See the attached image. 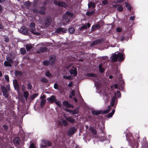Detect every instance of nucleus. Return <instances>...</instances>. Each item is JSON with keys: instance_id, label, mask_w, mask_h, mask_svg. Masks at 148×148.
<instances>
[{"instance_id": "1", "label": "nucleus", "mask_w": 148, "mask_h": 148, "mask_svg": "<svg viewBox=\"0 0 148 148\" xmlns=\"http://www.w3.org/2000/svg\"><path fill=\"white\" fill-rule=\"evenodd\" d=\"M28 30L33 34L36 35H40V33L38 30L36 29L34 23L32 22L31 23L29 26Z\"/></svg>"}, {"instance_id": "2", "label": "nucleus", "mask_w": 148, "mask_h": 148, "mask_svg": "<svg viewBox=\"0 0 148 148\" xmlns=\"http://www.w3.org/2000/svg\"><path fill=\"white\" fill-rule=\"evenodd\" d=\"M124 59L122 54L119 52H115L112 56V61L114 62L117 61H122Z\"/></svg>"}, {"instance_id": "3", "label": "nucleus", "mask_w": 148, "mask_h": 148, "mask_svg": "<svg viewBox=\"0 0 148 148\" xmlns=\"http://www.w3.org/2000/svg\"><path fill=\"white\" fill-rule=\"evenodd\" d=\"M74 16V15L72 13L67 11L64 15V16L63 18L65 20L67 21V22L70 21V18L69 17H73Z\"/></svg>"}, {"instance_id": "4", "label": "nucleus", "mask_w": 148, "mask_h": 148, "mask_svg": "<svg viewBox=\"0 0 148 148\" xmlns=\"http://www.w3.org/2000/svg\"><path fill=\"white\" fill-rule=\"evenodd\" d=\"M6 60L4 63V65L6 66H12L11 64L13 62V60L9 56L6 57Z\"/></svg>"}, {"instance_id": "5", "label": "nucleus", "mask_w": 148, "mask_h": 148, "mask_svg": "<svg viewBox=\"0 0 148 148\" xmlns=\"http://www.w3.org/2000/svg\"><path fill=\"white\" fill-rule=\"evenodd\" d=\"M67 69H70V73L71 74H73L76 75L77 74V69L75 67H74L72 65H70L66 67Z\"/></svg>"}, {"instance_id": "6", "label": "nucleus", "mask_w": 148, "mask_h": 148, "mask_svg": "<svg viewBox=\"0 0 148 148\" xmlns=\"http://www.w3.org/2000/svg\"><path fill=\"white\" fill-rule=\"evenodd\" d=\"M51 22V17L49 16H47L45 20L44 25L46 27H48Z\"/></svg>"}, {"instance_id": "7", "label": "nucleus", "mask_w": 148, "mask_h": 148, "mask_svg": "<svg viewBox=\"0 0 148 148\" xmlns=\"http://www.w3.org/2000/svg\"><path fill=\"white\" fill-rule=\"evenodd\" d=\"M51 143L49 141L43 140L42 141V143L40 145L41 148H45L47 146H51Z\"/></svg>"}, {"instance_id": "8", "label": "nucleus", "mask_w": 148, "mask_h": 148, "mask_svg": "<svg viewBox=\"0 0 148 148\" xmlns=\"http://www.w3.org/2000/svg\"><path fill=\"white\" fill-rule=\"evenodd\" d=\"M54 4L55 5H57L59 6L65 7L67 5L64 2H61L60 1H57L56 0L54 1Z\"/></svg>"}, {"instance_id": "9", "label": "nucleus", "mask_w": 148, "mask_h": 148, "mask_svg": "<svg viewBox=\"0 0 148 148\" xmlns=\"http://www.w3.org/2000/svg\"><path fill=\"white\" fill-rule=\"evenodd\" d=\"M19 32L25 35L27 34L28 31L26 27L24 26H22L18 30Z\"/></svg>"}, {"instance_id": "10", "label": "nucleus", "mask_w": 148, "mask_h": 148, "mask_svg": "<svg viewBox=\"0 0 148 148\" xmlns=\"http://www.w3.org/2000/svg\"><path fill=\"white\" fill-rule=\"evenodd\" d=\"M59 124L60 125L64 126H66L69 124L68 121L66 120H65L63 119H62L61 121H59Z\"/></svg>"}, {"instance_id": "11", "label": "nucleus", "mask_w": 148, "mask_h": 148, "mask_svg": "<svg viewBox=\"0 0 148 148\" xmlns=\"http://www.w3.org/2000/svg\"><path fill=\"white\" fill-rule=\"evenodd\" d=\"M64 117L68 122L72 123H74L76 122L75 120L71 116L66 117L64 116Z\"/></svg>"}, {"instance_id": "12", "label": "nucleus", "mask_w": 148, "mask_h": 148, "mask_svg": "<svg viewBox=\"0 0 148 148\" xmlns=\"http://www.w3.org/2000/svg\"><path fill=\"white\" fill-rule=\"evenodd\" d=\"M67 29H66L62 27H60L57 29L55 32L57 33H60L62 32V33H66Z\"/></svg>"}, {"instance_id": "13", "label": "nucleus", "mask_w": 148, "mask_h": 148, "mask_svg": "<svg viewBox=\"0 0 148 148\" xmlns=\"http://www.w3.org/2000/svg\"><path fill=\"white\" fill-rule=\"evenodd\" d=\"M47 100L50 103H52L56 101L55 96L54 95H52L50 97L47 98Z\"/></svg>"}, {"instance_id": "14", "label": "nucleus", "mask_w": 148, "mask_h": 148, "mask_svg": "<svg viewBox=\"0 0 148 148\" xmlns=\"http://www.w3.org/2000/svg\"><path fill=\"white\" fill-rule=\"evenodd\" d=\"M20 139L18 137H16L13 140V143L15 145H19L20 144Z\"/></svg>"}, {"instance_id": "15", "label": "nucleus", "mask_w": 148, "mask_h": 148, "mask_svg": "<svg viewBox=\"0 0 148 148\" xmlns=\"http://www.w3.org/2000/svg\"><path fill=\"white\" fill-rule=\"evenodd\" d=\"M13 85L15 89L18 90L19 89V84L18 82L15 79L13 81Z\"/></svg>"}, {"instance_id": "16", "label": "nucleus", "mask_w": 148, "mask_h": 148, "mask_svg": "<svg viewBox=\"0 0 148 148\" xmlns=\"http://www.w3.org/2000/svg\"><path fill=\"white\" fill-rule=\"evenodd\" d=\"M76 131V129L74 127H72L69 130L68 133L69 135H72L74 134Z\"/></svg>"}, {"instance_id": "17", "label": "nucleus", "mask_w": 148, "mask_h": 148, "mask_svg": "<svg viewBox=\"0 0 148 148\" xmlns=\"http://www.w3.org/2000/svg\"><path fill=\"white\" fill-rule=\"evenodd\" d=\"M63 104L65 106L68 107L69 108H71V107L72 108H73V106L72 105L69 103L68 102L66 101H64L63 103Z\"/></svg>"}, {"instance_id": "18", "label": "nucleus", "mask_w": 148, "mask_h": 148, "mask_svg": "<svg viewBox=\"0 0 148 148\" xmlns=\"http://www.w3.org/2000/svg\"><path fill=\"white\" fill-rule=\"evenodd\" d=\"M56 57L55 56H50L49 58V63L51 64H53L55 60Z\"/></svg>"}, {"instance_id": "19", "label": "nucleus", "mask_w": 148, "mask_h": 148, "mask_svg": "<svg viewBox=\"0 0 148 148\" xmlns=\"http://www.w3.org/2000/svg\"><path fill=\"white\" fill-rule=\"evenodd\" d=\"M14 73L16 76L17 77H20L23 75L22 73L20 71H15Z\"/></svg>"}, {"instance_id": "20", "label": "nucleus", "mask_w": 148, "mask_h": 148, "mask_svg": "<svg viewBox=\"0 0 148 148\" xmlns=\"http://www.w3.org/2000/svg\"><path fill=\"white\" fill-rule=\"evenodd\" d=\"M25 47L27 50L29 51L32 48L33 45L31 44H27L25 45Z\"/></svg>"}, {"instance_id": "21", "label": "nucleus", "mask_w": 148, "mask_h": 148, "mask_svg": "<svg viewBox=\"0 0 148 148\" xmlns=\"http://www.w3.org/2000/svg\"><path fill=\"white\" fill-rule=\"evenodd\" d=\"M101 41V40H97L94 41L93 42H92L90 45L91 46L95 45H96L98 44Z\"/></svg>"}, {"instance_id": "22", "label": "nucleus", "mask_w": 148, "mask_h": 148, "mask_svg": "<svg viewBox=\"0 0 148 148\" xmlns=\"http://www.w3.org/2000/svg\"><path fill=\"white\" fill-rule=\"evenodd\" d=\"M33 12H38L42 14H45L44 10H33Z\"/></svg>"}, {"instance_id": "23", "label": "nucleus", "mask_w": 148, "mask_h": 148, "mask_svg": "<svg viewBox=\"0 0 148 148\" xmlns=\"http://www.w3.org/2000/svg\"><path fill=\"white\" fill-rule=\"evenodd\" d=\"M100 27V26L99 24H96L95 25H93L92 28V31H95Z\"/></svg>"}, {"instance_id": "24", "label": "nucleus", "mask_w": 148, "mask_h": 148, "mask_svg": "<svg viewBox=\"0 0 148 148\" xmlns=\"http://www.w3.org/2000/svg\"><path fill=\"white\" fill-rule=\"evenodd\" d=\"M8 91H7L6 90H5V91H3L2 93L3 95L5 98H8L9 97V94L8 93Z\"/></svg>"}, {"instance_id": "25", "label": "nucleus", "mask_w": 148, "mask_h": 148, "mask_svg": "<svg viewBox=\"0 0 148 148\" xmlns=\"http://www.w3.org/2000/svg\"><path fill=\"white\" fill-rule=\"evenodd\" d=\"M31 5V2L28 1L25 2L24 3V5L27 9Z\"/></svg>"}, {"instance_id": "26", "label": "nucleus", "mask_w": 148, "mask_h": 148, "mask_svg": "<svg viewBox=\"0 0 148 148\" xmlns=\"http://www.w3.org/2000/svg\"><path fill=\"white\" fill-rule=\"evenodd\" d=\"M95 12V11L92 10L90 11H88L86 12V14L88 16H91Z\"/></svg>"}, {"instance_id": "27", "label": "nucleus", "mask_w": 148, "mask_h": 148, "mask_svg": "<svg viewBox=\"0 0 148 148\" xmlns=\"http://www.w3.org/2000/svg\"><path fill=\"white\" fill-rule=\"evenodd\" d=\"M23 95H24V96L26 100L27 101V100L28 97L29 95L28 92L27 91H24L23 92Z\"/></svg>"}, {"instance_id": "28", "label": "nucleus", "mask_w": 148, "mask_h": 148, "mask_svg": "<svg viewBox=\"0 0 148 148\" xmlns=\"http://www.w3.org/2000/svg\"><path fill=\"white\" fill-rule=\"evenodd\" d=\"M116 98L115 96H114L112 99L111 102V106H112L114 105V102L116 100Z\"/></svg>"}, {"instance_id": "29", "label": "nucleus", "mask_w": 148, "mask_h": 148, "mask_svg": "<svg viewBox=\"0 0 148 148\" xmlns=\"http://www.w3.org/2000/svg\"><path fill=\"white\" fill-rule=\"evenodd\" d=\"M87 28V26L85 24L83 25L81 27H79V29L80 31H82L84 29H86Z\"/></svg>"}, {"instance_id": "30", "label": "nucleus", "mask_w": 148, "mask_h": 148, "mask_svg": "<svg viewBox=\"0 0 148 148\" xmlns=\"http://www.w3.org/2000/svg\"><path fill=\"white\" fill-rule=\"evenodd\" d=\"M92 113L93 115H98L100 114L101 112L99 111L93 110L92 111Z\"/></svg>"}, {"instance_id": "31", "label": "nucleus", "mask_w": 148, "mask_h": 148, "mask_svg": "<svg viewBox=\"0 0 148 148\" xmlns=\"http://www.w3.org/2000/svg\"><path fill=\"white\" fill-rule=\"evenodd\" d=\"M38 95L37 94H35L33 95H31L29 97V98L31 100L34 99L35 97H36Z\"/></svg>"}, {"instance_id": "32", "label": "nucleus", "mask_w": 148, "mask_h": 148, "mask_svg": "<svg viewBox=\"0 0 148 148\" xmlns=\"http://www.w3.org/2000/svg\"><path fill=\"white\" fill-rule=\"evenodd\" d=\"M47 50V48L45 47L40 48V51H38L37 52V53H39L40 52H43L46 51Z\"/></svg>"}, {"instance_id": "33", "label": "nucleus", "mask_w": 148, "mask_h": 148, "mask_svg": "<svg viewBox=\"0 0 148 148\" xmlns=\"http://www.w3.org/2000/svg\"><path fill=\"white\" fill-rule=\"evenodd\" d=\"M115 110H113L111 113L108 114L107 115V117L108 118H110V117H111V116H112V115H113V114H114L115 112Z\"/></svg>"}, {"instance_id": "34", "label": "nucleus", "mask_w": 148, "mask_h": 148, "mask_svg": "<svg viewBox=\"0 0 148 148\" xmlns=\"http://www.w3.org/2000/svg\"><path fill=\"white\" fill-rule=\"evenodd\" d=\"M78 108L75 109L73 110H71V113L73 114H76L78 113Z\"/></svg>"}, {"instance_id": "35", "label": "nucleus", "mask_w": 148, "mask_h": 148, "mask_svg": "<svg viewBox=\"0 0 148 148\" xmlns=\"http://www.w3.org/2000/svg\"><path fill=\"white\" fill-rule=\"evenodd\" d=\"M103 98L106 99V102L108 101L109 99V97L107 94L105 93L103 94Z\"/></svg>"}, {"instance_id": "36", "label": "nucleus", "mask_w": 148, "mask_h": 148, "mask_svg": "<svg viewBox=\"0 0 148 148\" xmlns=\"http://www.w3.org/2000/svg\"><path fill=\"white\" fill-rule=\"evenodd\" d=\"M90 129L92 134H93L95 135L96 134L97 132L95 129L91 127L90 128Z\"/></svg>"}, {"instance_id": "37", "label": "nucleus", "mask_w": 148, "mask_h": 148, "mask_svg": "<svg viewBox=\"0 0 148 148\" xmlns=\"http://www.w3.org/2000/svg\"><path fill=\"white\" fill-rule=\"evenodd\" d=\"M125 5L126 7L127 8V9H131V6L129 3L125 2Z\"/></svg>"}, {"instance_id": "38", "label": "nucleus", "mask_w": 148, "mask_h": 148, "mask_svg": "<svg viewBox=\"0 0 148 148\" xmlns=\"http://www.w3.org/2000/svg\"><path fill=\"white\" fill-rule=\"evenodd\" d=\"M88 6L89 8L90 7H92L94 8L95 7V5L94 3L90 2L88 4Z\"/></svg>"}, {"instance_id": "39", "label": "nucleus", "mask_w": 148, "mask_h": 148, "mask_svg": "<svg viewBox=\"0 0 148 148\" xmlns=\"http://www.w3.org/2000/svg\"><path fill=\"white\" fill-rule=\"evenodd\" d=\"M20 52L21 54H24L26 53V51L25 49L21 48L20 49Z\"/></svg>"}, {"instance_id": "40", "label": "nucleus", "mask_w": 148, "mask_h": 148, "mask_svg": "<svg viewBox=\"0 0 148 148\" xmlns=\"http://www.w3.org/2000/svg\"><path fill=\"white\" fill-rule=\"evenodd\" d=\"M87 76L89 77H96L97 76L95 74H92V73H89L87 74Z\"/></svg>"}, {"instance_id": "41", "label": "nucleus", "mask_w": 148, "mask_h": 148, "mask_svg": "<svg viewBox=\"0 0 148 148\" xmlns=\"http://www.w3.org/2000/svg\"><path fill=\"white\" fill-rule=\"evenodd\" d=\"M46 100L45 99H42L41 100L40 102V105L42 107L45 104L46 102Z\"/></svg>"}, {"instance_id": "42", "label": "nucleus", "mask_w": 148, "mask_h": 148, "mask_svg": "<svg viewBox=\"0 0 148 148\" xmlns=\"http://www.w3.org/2000/svg\"><path fill=\"white\" fill-rule=\"evenodd\" d=\"M102 65L101 64H99V71L101 73L103 72L104 71L103 69L102 68Z\"/></svg>"}, {"instance_id": "43", "label": "nucleus", "mask_w": 148, "mask_h": 148, "mask_svg": "<svg viewBox=\"0 0 148 148\" xmlns=\"http://www.w3.org/2000/svg\"><path fill=\"white\" fill-rule=\"evenodd\" d=\"M45 75L47 77H50L52 76L51 74L49 71H47L45 73Z\"/></svg>"}, {"instance_id": "44", "label": "nucleus", "mask_w": 148, "mask_h": 148, "mask_svg": "<svg viewBox=\"0 0 148 148\" xmlns=\"http://www.w3.org/2000/svg\"><path fill=\"white\" fill-rule=\"evenodd\" d=\"M75 30L74 28L73 27H71L69 29V32L70 33H73L74 32Z\"/></svg>"}, {"instance_id": "45", "label": "nucleus", "mask_w": 148, "mask_h": 148, "mask_svg": "<svg viewBox=\"0 0 148 148\" xmlns=\"http://www.w3.org/2000/svg\"><path fill=\"white\" fill-rule=\"evenodd\" d=\"M40 81L42 82H43L45 83H47L48 82V80L46 78H42L41 79Z\"/></svg>"}, {"instance_id": "46", "label": "nucleus", "mask_w": 148, "mask_h": 148, "mask_svg": "<svg viewBox=\"0 0 148 148\" xmlns=\"http://www.w3.org/2000/svg\"><path fill=\"white\" fill-rule=\"evenodd\" d=\"M55 102L58 106L59 107H61V103L60 101H56Z\"/></svg>"}, {"instance_id": "47", "label": "nucleus", "mask_w": 148, "mask_h": 148, "mask_svg": "<svg viewBox=\"0 0 148 148\" xmlns=\"http://www.w3.org/2000/svg\"><path fill=\"white\" fill-rule=\"evenodd\" d=\"M49 62L48 61L45 60L43 62V64L45 66H47L49 65Z\"/></svg>"}, {"instance_id": "48", "label": "nucleus", "mask_w": 148, "mask_h": 148, "mask_svg": "<svg viewBox=\"0 0 148 148\" xmlns=\"http://www.w3.org/2000/svg\"><path fill=\"white\" fill-rule=\"evenodd\" d=\"M63 77L64 78H65L66 79H72V78H71V76H63Z\"/></svg>"}, {"instance_id": "49", "label": "nucleus", "mask_w": 148, "mask_h": 148, "mask_svg": "<svg viewBox=\"0 0 148 148\" xmlns=\"http://www.w3.org/2000/svg\"><path fill=\"white\" fill-rule=\"evenodd\" d=\"M27 86L29 89H31L32 88V85L30 84H27Z\"/></svg>"}, {"instance_id": "50", "label": "nucleus", "mask_w": 148, "mask_h": 148, "mask_svg": "<svg viewBox=\"0 0 148 148\" xmlns=\"http://www.w3.org/2000/svg\"><path fill=\"white\" fill-rule=\"evenodd\" d=\"M5 79L8 82L9 81V77L8 75H6L5 76Z\"/></svg>"}, {"instance_id": "51", "label": "nucleus", "mask_w": 148, "mask_h": 148, "mask_svg": "<svg viewBox=\"0 0 148 148\" xmlns=\"http://www.w3.org/2000/svg\"><path fill=\"white\" fill-rule=\"evenodd\" d=\"M102 3L104 5H107L108 3V1L107 0H104L102 1Z\"/></svg>"}, {"instance_id": "52", "label": "nucleus", "mask_w": 148, "mask_h": 148, "mask_svg": "<svg viewBox=\"0 0 148 148\" xmlns=\"http://www.w3.org/2000/svg\"><path fill=\"white\" fill-rule=\"evenodd\" d=\"M10 88V86L9 85H8L6 86V87L5 89V90H6L7 91H8Z\"/></svg>"}, {"instance_id": "53", "label": "nucleus", "mask_w": 148, "mask_h": 148, "mask_svg": "<svg viewBox=\"0 0 148 148\" xmlns=\"http://www.w3.org/2000/svg\"><path fill=\"white\" fill-rule=\"evenodd\" d=\"M58 85L57 84H56V83L54 84V88L55 89H57L58 88Z\"/></svg>"}, {"instance_id": "54", "label": "nucleus", "mask_w": 148, "mask_h": 148, "mask_svg": "<svg viewBox=\"0 0 148 148\" xmlns=\"http://www.w3.org/2000/svg\"><path fill=\"white\" fill-rule=\"evenodd\" d=\"M29 148H35V146L34 144L33 143H32L29 147Z\"/></svg>"}, {"instance_id": "55", "label": "nucleus", "mask_w": 148, "mask_h": 148, "mask_svg": "<svg viewBox=\"0 0 148 148\" xmlns=\"http://www.w3.org/2000/svg\"><path fill=\"white\" fill-rule=\"evenodd\" d=\"M71 94L73 96H74L75 95V92L74 90H72L71 91Z\"/></svg>"}, {"instance_id": "56", "label": "nucleus", "mask_w": 148, "mask_h": 148, "mask_svg": "<svg viewBox=\"0 0 148 148\" xmlns=\"http://www.w3.org/2000/svg\"><path fill=\"white\" fill-rule=\"evenodd\" d=\"M116 31L118 32H121V29L120 27H117L116 29Z\"/></svg>"}, {"instance_id": "57", "label": "nucleus", "mask_w": 148, "mask_h": 148, "mask_svg": "<svg viewBox=\"0 0 148 148\" xmlns=\"http://www.w3.org/2000/svg\"><path fill=\"white\" fill-rule=\"evenodd\" d=\"M109 111V109L103 111V113L105 114L107 113Z\"/></svg>"}, {"instance_id": "58", "label": "nucleus", "mask_w": 148, "mask_h": 148, "mask_svg": "<svg viewBox=\"0 0 148 148\" xmlns=\"http://www.w3.org/2000/svg\"><path fill=\"white\" fill-rule=\"evenodd\" d=\"M9 38L8 37H6L5 38L4 41L6 42H7L9 41Z\"/></svg>"}, {"instance_id": "59", "label": "nucleus", "mask_w": 148, "mask_h": 148, "mask_svg": "<svg viewBox=\"0 0 148 148\" xmlns=\"http://www.w3.org/2000/svg\"><path fill=\"white\" fill-rule=\"evenodd\" d=\"M1 89L2 92H3V91H5V88L4 86H1Z\"/></svg>"}, {"instance_id": "60", "label": "nucleus", "mask_w": 148, "mask_h": 148, "mask_svg": "<svg viewBox=\"0 0 148 148\" xmlns=\"http://www.w3.org/2000/svg\"><path fill=\"white\" fill-rule=\"evenodd\" d=\"M3 127L5 130H7L8 128V127L5 125H3Z\"/></svg>"}, {"instance_id": "61", "label": "nucleus", "mask_w": 148, "mask_h": 148, "mask_svg": "<svg viewBox=\"0 0 148 148\" xmlns=\"http://www.w3.org/2000/svg\"><path fill=\"white\" fill-rule=\"evenodd\" d=\"M65 110L67 112H69L71 113V110H70L69 109H68L67 108H66L65 109Z\"/></svg>"}, {"instance_id": "62", "label": "nucleus", "mask_w": 148, "mask_h": 148, "mask_svg": "<svg viewBox=\"0 0 148 148\" xmlns=\"http://www.w3.org/2000/svg\"><path fill=\"white\" fill-rule=\"evenodd\" d=\"M135 18V17L134 16H131L130 18V19L131 21H133Z\"/></svg>"}, {"instance_id": "63", "label": "nucleus", "mask_w": 148, "mask_h": 148, "mask_svg": "<svg viewBox=\"0 0 148 148\" xmlns=\"http://www.w3.org/2000/svg\"><path fill=\"white\" fill-rule=\"evenodd\" d=\"M73 85V83L72 82L68 84V86L69 87H71Z\"/></svg>"}, {"instance_id": "64", "label": "nucleus", "mask_w": 148, "mask_h": 148, "mask_svg": "<svg viewBox=\"0 0 148 148\" xmlns=\"http://www.w3.org/2000/svg\"><path fill=\"white\" fill-rule=\"evenodd\" d=\"M4 27L0 23V29H2Z\"/></svg>"}]
</instances>
